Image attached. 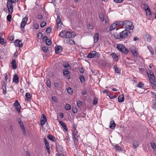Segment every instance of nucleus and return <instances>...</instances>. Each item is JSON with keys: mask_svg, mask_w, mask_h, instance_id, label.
Masks as SVG:
<instances>
[{"mask_svg": "<svg viewBox=\"0 0 156 156\" xmlns=\"http://www.w3.org/2000/svg\"><path fill=\"white\" fill-rule=\"evenodd\" d=\"M133 144L135 148H136L138 146V144L136 141H134L133 143Z\"/></svg>", "mask_w": 156, "mask_h": 156, "instance_id": "35", "label": "nucleus"}, {"mask_svg": "<svg viewBox=\"0 0 156 156\" xmlns=\"http://www.w3.org/2000/svg\"><path fill=\"white\" fill-rule=\"evenodd\" d=\"M117 27V26L116 23H114L111 25L110 28V31H112L115 30Z\"/></svg>", "mask_w": 156, "mask_h": 156, "instance_id": "27", "label": "nucleus"}, {"mask_svg": "<svg viewBox=\"0 0 156 156\" xmlns=\"http://www.w3.org/2000/svg\"><path fill=\"white\" fill-rule=\"evenodd\" d=\"M46 23L45 21H43L40 24V26L41 27H44L46 25Z\"/></svg>", "mask_w": 156, "mask_h": 156, "instance_id": "45", "label": "nucleus"}, {"mask_svg": "<svg viewBox=\"0 0 156 156\" xmlns=\"http://www.w3.org/2000/svg\"><path fill=\"white\" fill-rule=\"evenodd\" d=\"M67 90L69 94H72L73 92V90L70 87H69L67 89Z\"/></svg>", "mask_w": 156, "mask_h": 156, "instance_id": "42", "label": "nucleus"}, {"mask_svg": "<svg viewBox=\"0 0 156 156\" xmlns=\"http://www.w3.org/2000/svg\"><path fill=\"white\" fill-rule=\"evenodd\" d=\"M98 102V99L96 98H94L93 101V104L94 105H95L97 104Z\"/></svg>", "mask_w": 156, "mask_h": 156, "instance_id": "52", "label": "nucleus"}, {"mask_svg": "<svg viewBox=\"0 0 156 156\" xmlns=\"http://www.w3.org/2000/svg\"><path fill=\"white\" fill-rule=\"evenodd\" d=\"M59 115L61 118H63L64 115L63 113L62 112L60 113Z\"/></svg>", "mask_w": 156, "mask_h": 156, "instance_id": "63", "label": "nucleus"}, {"mask_svg": "<svg viewBox=\"0 0 156 156\" xmlns=\"http://www.w3.org/2000/svg\"><path fill=\"white\" fill-rule=\"evenodd\" d=\"M59 123L62 126L63 128L65 129L66 131H68V129L65 123L62 121H58Z\"/></svg>", "mask_w": 156, "mask_h": 156, "instance_id": "19", "label": "nucleus"}, {"mask_svg": "<svg viewBox=\"0 0 156 156\" xmlns=\"http://www.w3.org/2000/svg\"><path fill=\"white\" fill-rule=\"evenodd\" d=\"M113 69L115 70V72L118 74H120L121 70L119 69L116 66H114Z\"/></svg>", "mask_w": 156, "mask_h": 156, "instance_id": "30", "label": "nucleus"}, {"mask_svg": "<svg viewBox=\"0 0 156 156\" xmlns=\"http://www.w3.org/2000/svg\"><path fill=\"white\" fill-rule=\"evenodd\" d=\"M48 39L47 37L46 36H44L43 39V41H46Z\"/></svg>", "mask_w": 156, "mask_h": 156, "instance_id": "61", "label": "nucleus"}, {"mask_svg": "<svg viewBox=\"0 0 156 156\" xmlns=\"http://www.w3.org/2000/svg\"><path fill=\"white\" fill-rule=\"evenodd\" d=\"M13 81L16 83H18L19 82V77L17 75H14L13 79Z\"/></svg>", "mask_w": 156, "mask_h": 156, "instance_id": "29", "label": "nucleus"}, {"mask_svg": "<svg viewBox=\"0 0 156 156\" xmlns=\"http://www.w3.org/2000/svg\"><path fill=\"white\" fill-rule=\"evenodd\" d=\"M151 147L154 150L156 149V145L155 143H151Z\"/></svg>", "mask_w": 156, "mask_h": 156, "instance_id": "50", "label": "nucleus"}, {"mask_svg": "<svg viewBox=\"0 0 156 156\" xmlns=\"http://www.w3.org/2000/svg\"><path fill=\"white\" fill-rule=\"evenodd\" d=\"M124 0H114V1L116 3H120L122 2Z\"/></svg>", "mask_w": 156, "mask_h": 156, "instance_id": "56", "label": "nucleus"}, {"mask_svg": "<svg viewBox=\"0 0 156 156\" xmlns=\"http://www.w3.org/2000/svg\"><path fill=\"white\" fill-rule=\"evenodd\" d=\"M6 43V40L5 39L2 38L0 36V43L2 44H4Z\"/></svg>", "mask_w": 156, "mask_h": 156, "instance_id": "32", "label": "nucleus"}, {"mask_svg": "<svg viewBox=\"0 0 156 156\" xmlns=\"http://www.w3.org/2000/svg\"><path fill=\"white\" fill-rule=\"evenodd\" d=\"M47 121V119L45 115H42L40 119V123L41 126H43L45 124V123Z\"/></svg>", "mask_w": 156, "mask_h": 156, "instance_id": "9", "label": "nucleus"}, {"mask_svg": "<svg viewBox=\"0 0 156 156\" xmlns=\"http://www.w3.org/2000/svg\"><path fill=\"white\" fill-rule=\"evenodd\" d=\"M99 55V54L96 51H90L87 57L90 58H95L96 57H98Z\"/></svg>", "mask_w": 156, "mask_h": 156, "instance_id": "6", "label": "nucleus"}, {"mask_svg": "<svg viewBox=\"0 0 156 156\" xmlns=\"http://www.w3.org/2000/svg\"><path fill=\"white\" fill-rule=\"evenodd\" d=\"M15 44L16 46L20 48L23 46V44L20 40L19 39H17L15 42Z\"/></svg>", "mask_w": 156, "mask_h": 156, "instance_id": "14", "label": "nucleus"}, {"mask_svg": "<svg viewBox=\"0 0 156 156\" xmlns=\"http://www.w3.org/2000/svg\"><path fill=\"white\" fill-rule=\"evenodd\" d=\"M8 79V75L7 73H6L5 75V81H6Z\"/></svg>", "mask_w": 156, "mask_h": 156, "instance_id": "62", "label": "nucleus"}, {"mask_svg": "<svg viewBox=\"0 0 156 156\" xmlns=\"http://www.w3.org/2000/svg\"><path fill=\"white\" fill-rule=\"evenodd\" d=\"M116 23L117 24V27H118L121 25H122L123 26V24H124V21L117 22Z\"/></svg>", "mask_w": 156, "mask_h": 156, "instance_id": "33", "label": "nucleus"}, {"mask_svg": "<svg viewBox=\"0 0 156 156\" xmlns=\"http://www.w3.org/2000/svg\"><path fill=\"white\" fill-rule=\"evenodd\" d=\"M147 74L148 78L149 79V80H150L155 79V76H154L153 73L152 72H147Z\"/></svg>", "mask_w": 156, "mask_h": 156, "instance_id": "15", "label": "nucleus"}, {"mask_svg": "<svg viewBox=\"0 0 156 156\" xmlns=\"http://www.w3.org/2000/svg\"><path fill=\"white\" fill-rule=\"evenodd\" d=\"M63 66L66 68L67 69L69 70L71 68V67L68 62H66L63 64Z\"/></svg>", "mask_w": 156, "mask_h": 156, "instance_id": "31", "label": "nucleus"}, {"mask_svg": "<svg viewBox=\"0 0 156 156\" xmlns=\"http://www.w3.org/2000/svg\"><path fill=\"white\" fill-rule=\"evenodd\" d=\"M28 19V17L26 16L24 17L22 19L20 25L22 31H23V28H24L27 24Z\"/></svg>", "mask_w": 156, "mask_h": 156, "instance_id": "7", "label": "nucleus"}, {"mask_svg": "<svg viewBox=\"0 0 156 156\" xmlns=\"http://www.w3.org/2000/svg\"><path fill=\"white\" fill-rule=\"evenodd\" d=\"M58 36L62 37L70 38H73L75 35L73 32L70 33L65 30H62L59 34Z\"/></svg>", "mask_w": 156, "mask_h": 156, "instance_id": "1", "label": "nucleus"}, {"mask_svg": "<svg viewBox=\"0 0 156 156\" xmlns=\"http://www.w3.org/2000/svg\"><path fill=\"white\" fill-rule=\"evenodd\" d=\"M137 87L140 88H143L144 87V84L143 83L141 82L139 83L138 84Z\"/></svg>", "mask_w": 156, "mask_h": 156, "instance_id": "44", "label": "nucleus"}, {"mask_svg": "<svg viewBox=\"0 0 156 156\" xmlns=\"http://www.w3.org/2000/svg\"><path fill=\"white\" fill-rule=\"evenodd\" d=\"M111 56L112 58L114 61L117 62L118 61V57L116 54L114 53H112L111 54Z\"/></svg>", "mask_w": 156, "mask_h": 156, "instance_id": "22", "label": "nucleus"}, {"mask_svg": "<svg viewBox=\"0 0 156 156\" xmlns=\"http://www.w3.org/2000/svg\"><path fill=\"white\" fill-rule=\"evenodd\" d=\"M116 124L113 120L111 121L109 124V128L112 129H114L115 128Z\"/></svg>", "mask_w": 156, "mask_h": 156, "instance_id": "20", "label": "nucleus"}, {"mask_svg": "<svg viewBox=\"0 0 156 156\" xmlns=\"http://www.w3.org/2000/svg\"><path fill=\"white\" fill-rule=\"evenodd\" d=\"M51 31V29L50 27L48 28L46 30V32L47 33H49Z\"/></svg>", "mask_w": 156, "mask_h": 156, "instance_id": "53", "label": "nucleus"}, {"mask_svg": "<svg viewBox=\"0 0 156 156\" xmlns=\"http://www.w3.org/2000/svg\"><path fill=\"white\" fill-rule=\"evenodd\" d=\"M117 48L119 51L124 54H127L128 52V50L122 44H117Z\"/></svg>", "mask_w": 156, "mask_h": 156, "instance_id": "5", "label": "nucleus"}, {"mask_svg": "<svg viewBox=\"0 0 156 156\" xmlns=\"http://www.w3.org/2000/svg\"><path fill=\"white\" fill-rule=\"evenodd\" d=\"M130 35L131 32L128 30H125L120 33L119 38L125 39Z\"/></svg>", "mask_w": 156, "mask_h": 156, "instance_id": "3", "label": "nucleus"}, {"mask_svg": "<svg viewBox=\"0 0 156 156\" xmlns=\"http://www.w3.org/2000/svg\"><path fill=\"white\" fill-rule=\"evenodd\" d=\"M151 37L149 35H146L145 37V39L148 42H150L151 40Z\"/></svg>", "mask_w": 156, "mask_h": 156, "instance_id": "34", "label": "nucleus"}, {"mask_svg": "<svg viewBox=\"0 0 156 156\" xmlns=\"http://www.w3.org/2000/svg\"><path fill=\"white\" fill-rule=\"evenodd\" d=\"M11 66L14 69H16V61L15 60H13L11 62Z\"/></svg>", "mask_w": 156, "mask_h": 156, "instance_id": "28", "label": "nucleus"}, {"mask_svg": "<svg viewBox=\"0 0 156 156\" xmlns=\"http://www.w3.org/2000/svg\"><path fill=\"white\" fill-rule=\"evenodd\" d=\"M67 43L70 44H74L75 43L74 41L72 40L71 39H69Z\"/></svg>", "mask_w": 156, "mask_h": 156, "instance_id": "51", "label": "nucleus"}, {"mask_svg": "<svg viewBox=\"0 0 156 156\" xmlns=\"http://www.w3.org/2000/svg\"><path fill=\"white\" fill-rule=\"evenodd\" d=\"M78 133L76 131V129L74 130L73 132V140L75 141V140H78Z\"/></svg>", "mask_w": 156, "mask_h": 156, "instance_id": "11", "label": "nucleus"}, {"mask_svg": "<svg viewBox=\"0 0 156 156\" xmlns=\"http://www.w3.org/2000/svg\"><path fill=\"white\" fill-rule=\"evenodd\" d=\"M71 107L70 105L66 104L65 106V108L66 110H69L71 109Z\"/></svg>", "mask_w": 156, "mask_h": 156, "instance_id": "39", "label": "nucleus"}, {"mask_svg": "<svg viewBox=\"0 0 156 156\" xmlns=\"http://www.w3.org/2000/svg\"><path fill=\"white\" fill-rule=\"evenodd\" d=\"M131 51L134 57L136 58L137 57L136 49V48H134V49H131Z\"/></svg>", "mask_w": 156, "mask_h": 156, "instance_id": "24", "label": "nucleus"}, {"mask_svg": "<svg viewBox=\"0 0 156 156\" xmlns=\"http://www.w3.org/2000/svg\"><path fill=\"white\" fill-rule=\"evenodd\" d=\"M25 96L26 98L28 99H30L31 97L30 94L29 93H26Z\"/></svg>", "mask_w": 156, "mask_h": 156, "instance_id": "47", "label": "nucleus"}, {"mask_svg": "<svg viewBox=\"0 0 156 156\" xmlns=\"http://www.w3.org/2000/svg\"><path fill=\"white\" fill-rule=\"evenodd\" d=\"M56 22L57 25V29L58 30H60L62 27L61 25L62 24V23L61 22V20L59 16H57Z\"/></svg>", "mask_w": 156, "mask_h": 156, "instance_id": "8", "label": "nucleus"}, {"mask_svg": "<svg viewBox=\"0 0 156 156\" xmlns=\"http://www.w3.org/2000/svg\"><path fill=\"white\" fill-rule=\"evenodd\" d=\"M152 107L154 109L156 110V103H153Z\"/></svg>", "mask_w": 156, "mask_h": 156, "instance_id": "55", "label": "nucleus"}, {"mask_svg": "<svg viewBox=\"0 0 156 156\" xmlns=\"http://www.w3.org/2000/svg\"><path fill=\"white\" fill-rule=\"evenodd\" d=\"M139 38L137 37H135L133 38V40L134 41H136L139 40Z\"/></svg>", "mask_w": 156, "mask_h": 156, "instance_id": "64", "label": "nucleus"}, {"mask_svg": "<svg viewBox=\"0 0 156 156\" xmlns=\"http://www.w3.org/2000/svg\"><path fill=\"white\" fill-rule=\"evenodd\" d=\"M114 147L116 148L118 151H121V147H120L119 146L115 145L114 146Z\"/></svg>", "mask_w": 156, "mask_h": 156, "instance_id": "48", "label": "nucleus"}, {"mask_svg": "<svg viewBox=\"0 0 156 156\" xmlns=\"http://www.w3.org/2000/svg\"><path fill=\"white\" fill-rule=\"evenodd\" d=\"M73 112V113H76L77 112V110L76 107H73L72 108Z\"/></svg>", "mask_w": 156, "mask_h": 156, "instance_id": "43", "label": "nucleus"}, {"mask_svg": "<svg viewBox=\"0 0 156 156\" xmlns=\"http://www.w3.org/2000/svg\"><path fill=\"white\" fill-rule=\"evenodd\" d=\"M155 79L150 80V83L154 89H156V82L154 80Z\"/></svg>", "mask_w": 156, "mask_h": 156, "instance_id": "18", "label": "nucleus"}, {"mask_svg": "<svg viewBox=\"0 0 156 156\" xmlns=\"http://www.w3.org/2000/svg\"><path fill=\"white\" fill-rule=\"evenodd\" d=\"M80 72L82 73H84V69H83V68H81L80 70Z\"/></svg>", "mask_w": 156, "mask_h": 156, "instance_id": "60", "label": "nucleus"}, {"mask_svg": "<svg viewBox=\"0 0 156 156\" xmlns=\"http://www.w3.org/2000/svg\"><path fill=\"white\" fill-rule=\"evenodd\" d=\"M145 11L147 14L150 15L151 12L148 6H147L146 9H145Z\"/></svg>", "mask_w": 156, "mask_h": 156, "instance_id": "37", "label": "nucleus"}, {"mask_svg": "<svg viewBox=\"0 0 156 156\" xmlns=\"http://www.w3.org/2000/svg\"><path fill=\"white\" fill-rule=\"evenodd\" d=\"M123 26L126 29L129 30H133L134 28L133 23L130 21H124Z\"/></svg>", "mask_w": 156, "mask_h": 156, "instance_id": "4", "label": "nucleus"}, {"mask_svg": "<svg viewBox=\"0 0 156 156\" xmlns=\"http://www.w3.org/2000/svg\"><path fill=\"white\" fill-rule=\"evenodd\" d=\"M46 44L47 45H49L51 44V41H50L49 39H48L47 40L45 41Z\"/></svg>", "mask_w": 156, "mask_h": 156, "instance_id": "46", "label": "nucleus"}, {"mask_svg": "<svg viewBox=\"0 0 156 156\" xmlns=\"http://www.w3.org/2000/svg\"><path fill=\"white\" fill-rule=\"evenodd\" d=\"M118 100L119 102H122L124 101V96L123 94L120 95L118 98Z\"/></svg>", "mask_w": 156, "mask_h": 156, "instance_id": "26", "label": "nucleus"}, {"mask_svg": "<svg viewBox=\"0 0 156 156\" xmlns=\"http://www.w3.org/2000/svg\"><path fill=\"white\" fill-rule=\"evenodd\" d=\"M82 102L81 101H79L77 102V105L78 107H80L82 105Z\"/></svg>", "mask_w": 156, "mask_h": 156, "instance_id": "54", "label": "nucleus"}, {"mask_svg": "<svg viewBox=\"0 0 156 156\" xmlns=\"http://www.w3.org/2000/svg\"><path fill=\"white\" fill-rule=\"evenodd\" d=\"M89 28L90 29H92L93 28V26L92 25V23H89Z\"/></svg>", "mask_w": 156, "mask_h": 156, "instance_id": "57", "label": "nucleus"}, {"mask_svg": "<svg viewBox=\"0 0 156 156\" xmlns=\"http://www.w3.org/2000/svg\"><path fill=\"white\" fill-rule=\"evenodd\" d=\"M63 74L67 79H70V76H69V72L67 70H63Z\"/></svg>", "mask_w": 156, "mask_h": 156, "instance_id": "16", "label": "nucleus"}, {"mask_svg": "<svg viewBox=\"0 0 156 156\" xmlns=\"http://www.w3.org/2000/svg\"><path fill=\"white\" fill-rule=\"evenodd\" d=\"M52 100L55 102H56L57 100L56 98L55 97H52Z\"/></svg>", "mask_w": 156, "mask_h": 156, "instance_id": "59", "label": "nucleus"}, {"mask_svg": "<svg viewBox=\"0 0 156 156\" xmlns=\"http://www.w3.org/2000/svg\"><path fill=\"white\" fill-rule=\"evenodd\" d=\"M43 18L42 16L41 15L39 14L37 16V18L38 19L41 20Z\"/></svg>", "mask_w": 156, "mask_h": 156, "instance_id": "58", "label": "nucleus"}, {"mask_svg": "<svg viewBox=\"0 0 156 156\" xmlns=\"http://www.w3.org/2000/svg\"><path fill=\"white\" fill-rule=\"evenodd\" d=\"M44 141L45 142V144L46 147L47 149L48 153L49 154L50 153V147L49 146V143L47 141V140H46L45 139H44Z\"/></svg>", "mask_w": 156, "mask_h": 156, "instance_id": "17", "label": "nucleus"}, {"mask_svg": "<svg viewBox=\"0 0 156 156\" xmlns=\"http://www.w3.org/2000/svg\"><path fill=\"white\" fill-rule=\"evenodd\" d=\"M18 121L19 124L20 125L21 128V129H22V131L24 135H25L26 134V130H25V129L24 128V126L23 123L21 122V121L20 119H18Z\"/></svg>", "mask_w": 156, "mask_h": 156, "instance_id": "10", "label": "nucleus"}, {"mask_svg": "<svg viewBox=\"0 0 156 156\" xmlns=\"http://www.w3.org/2000/svg\"><path fill=\"white\" fill-rule=\"evenodd\" d=\"M46 84L48 87H50L51 86V81L49 80H48L46 82Z\"/></svg>", "mask_w": 156, "mask_h": 156, "instance_id": "41", "label": "nucleus"}, {"mask_svg": "<svg viewBox=\"0 0 156 156\" xmlns=\"http://www.w3.org/2000/svg\"><path fill=\"white\" fill-rule=\"evenodd\" d=\"M14 105L17 111L19 112H20V105L17 100H16L14 103Z\"/></svg>", "mask_w": 156, "mask_h": 156, "instance_id": "12", "label": "nucleus"}, {"mask_svg": "<svg viewBox=\"0 0 156 156\" xmlns=\"http://www.w3.org/2000/svg\"><path fill=\"white\" fill-rule=\"evenodd\" d=\"M2 88L3 90V93L5 95L6 93V84L4 82L2 83Z\"/></svg>", "mask_w": 156, "mask_h": 156, "instance_id": "25", "label": "nucleus"}, {"mask_svg": "<svg viewBox=\"0 0 156 156\" xmlns=\"http://www.w3.org/2000/svg\"><path fill=\"white\" fill-rule=\"evenodd\" d=\"M79 78L81 82L83 83L85 82V78L83 76H80L79 77Z\"/></svg>", "mask_w": 156, "mask_h": 156, "instance_id": "36", "label": "nucleus"}, {"mask_svg": "<svg viewBox=\"0 0 156 156\" xmlns=\"http://www.w3.org/2000/svg\"><path fill=\"white\" fill-rule=\"evenodd\" d=\"M55 52L58 54L62 51V48L61 46H56L55 47Z\"/></svg>", "mask_w": 156, "mask_h": 156, "instance_id": "13", "label": "nucleus"}, {"mask_svg": "<svg viewBox=\"0 0 156 156\" xmlns=\"http://www.w3.org/2000/svg\"><path fill=\"white\" fill-rule=\"evenodd\" d=\"M48 50V48L46 47H43L42 48V50L44 52H46Z\"/></svg>", "mask_w": 156, "mask_h": 156, "instance_id": "49", "label": "nucleus"}, {"mask_svg": "<svg viewBox=\"0 0 156 156\" xmlns=\"http://www.w3.org/2000/svg\"><path fill=\"white\" fill-rule=\"evenodd\" d=\"M48 138L52 142H55L56 140L55 137L49 134L48 136Z\"/></svg>", "mask_w": 156, "mask_h": 156, "instance_id": "23", "label": "nucleus"}, {"mask_svg": "<svg viewBox=\"0 0 156 156\" xmlns=\"http://www.w3.org/2000/svg\"><path fill=\"white\" fill-rule=\"evenodd\" d=\"M99 16L101 19V20L102 22H103L104 21L105 19H104V16L102 14H100L99 15Z\"/></svg>", "mask_w": 156, "mask_h": 156, "instance_id": "38", "label": "nucleus"}, {"mask_svg": "<svg viewBox=\"0 0 156 156\" xmlns=\"http://www.w3.org/2000/svg\"><path fill=\"white\" fill-rule=\"evenodd\" d=\"M6 18L7 19L8 21L9 22H11L12 18V16L11 15V14L9 13V14L7 16Z\"/></svg>", "mask_w": 156, "mask_h": 156, "instance_id": "40", "label": "nucleus"}, {"mask_svg": "<svg viewBox=\"0 0 156 156\" xmlns=\"http://www.w3.org/2000/svg\"><path fill=\"white\" fill-rule=\"evenodd\" d=\"M99 39V34L98 33H96L94 35V43L97 42Z\"/></svg>", "mask_w": 156, "mask_h": 156, "instance_id": "21", "label": "nucleus"}, {"mask_svg": "<svg viewBox=\"0 0 156 156\" xmlns=\"http://www.w3.org/2000/svg\"><path fill=\"white\" fill-rule=\"evenodd\" d=\"M18 0H8L7 3V6L9 13L12 14L13 11V4L18 1Z\"/></svg>", "mask_w": 156, "mask_h": 156, "instance_id": "2", "label": "nucleus"}]
</instances>
